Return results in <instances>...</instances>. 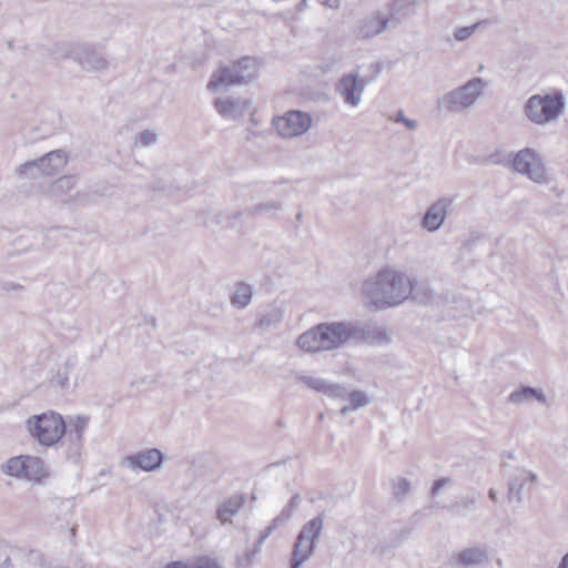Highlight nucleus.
<instances>
[{"label": "nucleus", "mask_w": 568, "mask_h": 568, "mask_svg": "<svg viewBox=\"0 0 568 568\" xmlns=\"http://www.w3.org/2000/svg\"><path fill=\"white\" fill-rule=\"evenodd\" d=\"M513 170L527 175L530 180L540 182L545 178V170L535 151L529 148L520 150L513 159Z\"/></svg>", "instance_id": "9"}, {"label": "nucleus", "mask_w": 568, "mask_h": 568, "mask_svg": "<svg viewBox=\"0 0 568 568\" xmlns=\"http://www.w3.org/2000/svg\"><path fill=\"white\" fill-rule=\"evenodd\" d=\"M454 197H442L433 203L426 211L424 217L422 219L420 225L428 232H436L443 225L447 210L452 206Z\"/></svg>", "instance_id": "12"}, {"label": "nucleus", "mask_w": 568, "mask_h": 568, "mask_svg": "<svg viewBox=\"0 0 568 568\" xmlns=\"http://www.w3.org/2000/svg\"><path fill=\"white\" fill-rule=\"evenodd\" d=\"M487 23V20H483V21H478L471 26H468V27H459L455 30L454 32V38L457 40V41H465L467 40L468 38H470L475 31L481 26V24H485Z\"/></svg>", "instance_id": "37"}, {"label": "nucleus", "mask_w": 568, "mask_h": 568, "mask_svg": "<svg viewBox=\"0 0 568 568\" xmlns=\"http://www.w3.org/2000/svg\"><path fill=\"white\" fill-rule=\"evenodd\" d=\"M152 325L155 326V318H152Z\"/></svg>", "instance_id": "59"}, {"label": "nucleus", "mask_w": 568, "mask_h": 568, "mask_svg": "<svg viewBox=\"0 0 568 568\" xmlns=\"http://www.w3.org/2000/svg\"><path fill=\"white\" fill-rule=\"evenodd\" d=\"M390 28L386 16L381 12L364 17L359 22L356 30L358 39H369L381 34L386 29Z\"/></svg>", "instance_id": "17"}, {"label": "nucleus", "mask_w": 568, "mask_h": 568, "mask_svg": "<svg viewBox=\"0 0 568 568\" xmlns=\"http://www.w3.org/2000/svg\"><path fill=\"white\" fill-rule=\"evenodd\" d=\"M392 495L397 500H403L412 490L410 481L405 477H395L390 480Z\"/></svg>", "instance_id": "33"}, {"label": "nucleus", "mask_w": 568, "mask_h": 568, "mask_svg": "<svg viewBox=\"0 0 568 568\" xmlns=\"http://www.w3.org/2000/svg\"><path fill=\"white\" fill-rule=\"evenodd\" d=\"M260 550L261 547L255 544L252 550H247L244 555L240 556L236 560L237 568H250Z\"/></svg>", "instance_id": "40"}, {"label": "nucleus", "mask_w": 568, "mask_h": 568, "mask_svg": "<svg viewBox=\"0 0 568 568\" xmlns=\"http://www.w3.org/2000/svg\"><path fill=\"white\" fill-rule=\"evenodd\" d=\"M325 395L333 397V398L346 399L347 389L338 384L328 383Z\"/></svg>", "instance_id": "44"}, {"label": "nucleus", "mask_w": 568, "mask_h": 568, "mask_svg": "<svg viewBox=\"0 0 568 568\" xmlns=\"http://www.w3.org/2000/svg\"><path fill=\"white\" fill-rule=\"evenodd\" d=\"M278 525H274V520L270 526H267L260 535L258 539L256 540V545L261 547V545L268 538V536L272 534V531L277 527Z\"/></svg>", "instance_id": "48"}, {"label": "nucleus", "mask_w": 568, "mask_h": 568, "mask_svg": "<svg viewBox=\"0 0 568 568\" xmlns=\"http://www.w3.org/2000/svg\"><path fill=\"white\" fill-rule=\"evenodd\" d=\"M164 568H220L217 561L207 556L199 557L193 562L175 560L166 564Z\"/></svg>", "instance_id": "28"}, {"label": "nucleus", "mask_w": 568, "mask_h": 568, "mask_svg": "<svg viewBox=\"0 0 568 568\" xmlns=\"http://www.w3.org/2000/svg\"><path fill=\"white\" fill-rule=\"evenodd\" d=\"M415 0H393L389 6V12L386 16L392 29L397 28L415 12Z\"/></svg>", "instance_id": "18"}, {"label": "nucleus", "mask_w": 568, "mask_h": 568, "mask_svg": "<svg viewBox=\"0 0 568 568\" xmlns=\"http://www.w3.org/2000/svg\"><path fill=\"white\" fill-rule=\"evenodd\" d=\"M412 531L413 528L408 526L392 529V547L402 545L410 536Z\"/></svg>", "instance_id": "39"}, {"label": "nucleus", "mask_w": 568, "mask_h": 568, "mask_svg": "<svg viewBox=\"0 0 568 568\" xmlns=\"http://www.w3.org/2000/svg\"><path fill=\"white\" fill-rule=\"evenodd\" d=\"M530 479L531 481H536L537 476L534 473L521 470L520 475H517L513 477L508 481V499L513 500L516 499L517 503H521L523 496L521 490L524 488V485L526 480Z\"/></svg>", "instance_id": "24"}, {"label": "nucleus", "mask_w": 568, "mask_h": 568, "mask_svg": "<svg viewBox=\"0 0 568 568\" xmlns=\"http://www.w3.org/2000/svg\"><path fill=\"white\" fill-rule=\"evenodd\" d=\"M301 504V496L300 494H295L292 496V498L288 500L287 505L283 508L281 514L274 518V525H281L284 521H287L291 519L293 513Z\"/></svg>", "instance_id": "35"}, {"label": "nucleus", "mask_w": 568, "mask_h": 568, "mask_svg": "<svg viewBox=\"0 0 568 568\" xmlns=\"http://www.w3.org/2000/svg\"><path fill=\"white\" fill-rule=\"evenodd\" d=\"M351 343L383 345L390 342V336L384 327H362L351 323Z\"/></svg>", "instance_id": "15"}, {"label": "nucleus", "mask_w": 568, "mask_h": 568, "mask_svg": "<svg viewBox=\"0 0 568 568\" xmlns=\"http://www.w3.org/2000/svg\"><path fill=\"white\" fill-rule=\"evenodd\" d=\"M348 409H349V406H348V405H346V406L342 407V408H341V412H339V413H341V415H346V413L348 412Z\"/></svg>", "instance_id": "56"}, {"label": "nucleus", "mask_w": 568, "mask_h": 568, "mask_svg": "<svg viewBox=\"0 0 568 568\" xmlns=\"http://www.w3.org/2000/svg\"><path fill=\"white\" fill-rule=\"evenodd\" d=\"M557 568H568V551L564 555Z\"/></svg>", "instance_id": "53"}, {"label": "nucleus", "mask_w": 568, "mask_h": 568, "mask_svg": "<svg viewBox=\"0 0 568 568\" xmlns=\"http://www.w3.org/2000/svg\"><path fill=\"white\" fill-rule=\"evenodd\" d=\"M50 383L53 387H57L62 390H68L70 388L69 383V374L62 369H59L50 379Z\"/></svg>", "instance_id": "43"}, {"label": "nucleus", "mask_w": 568, "mask_h": 568, "mask_svg": "<svg viewBox=\"0 0 568 568\" xmlns=\"http://www.w3.org/2000/svg\"><path fill=\"white\" fill-rule=\"evenodd\" d=\"M158 140V134L152 131V130H144L140 133V143L143 145V146H149L153 143H155Z\"/></svg>", "instance_id": "46"}, {"label": "nucleus", "mask_w": 568, "mask_h": 568, "mask_svg": "<svg viewBox=\"0 0 568 568\" xmlns=\"http://www.w3.org/2000/svg\"><path fill=\"white\" fill-rule=\"evenodd\" d=\"M248 101H242L240 99H232V98H227V99H222V98H216L214 100V106L216 109V111L225 119H237L240 116H242L246 110H247V105H248Z\"/></svg>", "instance_id": "19"}, {"label": "nucleus", "mask_w": 568, "mask_h": 568, "mask_svg": "<svg viewBox=\"0 0 568 568\" xmlns=\"http://www.w3.org/2000/svg\"><path fill=\"white\" fill-rule=\"evenodd\" d=\"M77 363H78V361H77L75 356H73V355L68 356L64 361L62 371L68 372V374H69L75 367Z\"/></svg>", "instance_id": "49"}, {"label": "nucleus", "mask_w": 568, "mask_h": 568, "mask_svg": "<svg viewBox=\"0 0 568 568\" xmlns=\"http://www.w3.org/2000/svg\"><path fill=\"white\" fill-rule=\"evenodd\" d=\"M75 180L77 178L74 175H64L59 178L51 186L52 194L60 195L69 193L73 189Z\"/></svg>", "instance_id": "34"}, {"label": "nucleus", "mask_w": 568, "mask_h": 568, "mask_svg": "<svg viewBox=\"0 0 568 568\" xmlns=\"http://www.w3.org/2000/svg\"><path fill=\"white\" fill-rule=\"evenodd\" d=\"M351 322L320 323L301 334L296 345L308 353L332 351L351 343Z\"/></svg>", "instance_id": "2"}, {"label": "nucleus", "mask_w": 568, "mask_h": 568, "mask_svg": "<svg viewBox=\"0 0 568 568\" xmlns=\"http://www.w3.org/2000/svg\"><path fill=\"white\" fill-rule=\"evenodd\" d=\"M1 288L4 291H20L23 290V286L13 282H3Z\"/></svg>", "instance_id": "51"}, {"label": "nucleus", "mask_w": 568, "mask_h": 568, "mask_svg": "<svg viewBox=\"0 0 568 568\" xmlns=\"http://www.w3.org/2000/svg\"><path fill=\"white\" fill-rule=\"evenodd\" d=\"M311 125V115L301 110H290L275 121V128L283 138L302 135L310 130Z\"/></svg>", "instance_id": "7"}, {"label": "nucleus", "mask_w": 568, "mask_h": 568, "mask_svg": "<svg viewBox=\"0 0 568 568\" xmlns=\"http://www.w3.org/2000/svg\"><path fill=\"white\" fill-rule=\"evenodd\" d=\"M16 174L19 178L24 179H37L44 175L42 168L40 166L39 159L27 161L16 169Z\"/></svg>", "instance_id": "29"}, {"label": "nucleus", "mask_w": 568, "mask_h": 568, "mask_svg": "<svg viewBox=\"0 0 568 568\" xmlns=\"http://www.w3.org/2000/svg\"><path fill=\"white\" fill-rule=\"evenodd\" d=\"M531 399H536L541 404L546 403V396L542 390L530 386H523L508 396V400L513 404H523Z\"/></svg>", "instance_id": "23"}, {"label": "nucleus", "mask_w": 568, "mask_h": 568, "mask_svg": "<svg viewBox=\"0 0 568 568\" xmlns=\"http://www.w3.org/2000/svg\"><path fill=\"white\" fill-rule=\"evenodd\" d=\"M283 320V314L280 310L273 308L262 314L256 322V325L268 331L273 327H276Z\"/></svg>", "instance_id": "31"}, {"label": "nucleus", "mask_w": 568, "mask_h": 568, "mask_svg": "<svg viewBox=\"0 0 568 568\" xmlns=\"http://www.w3.org/2000/svg\"><path fill=\"white\" fill-rule=\"evenodd\" d=\"M257 70L255 58L248 55L243 57L231 64L220 65L219 69L213 72L207 83V89L216 92L230 85L250 83L256 80Z\"/></svg>", "instance_id": "3"}, {"label": "nucleus", "mask_w": 568, "mask_h": 568, "mask_svg": "<svg viewBox=\"0 0 568 568\" xmlns=\"http://www.w3.org/2000/svg\"><path fill=\"white\" fill-rule=\"evenodd\" d=\"M540 124H546L559 118L565 110L566 102L561 91L540 95Z\"/></svg>", "instance_id": "13"}, {"label": "nucleus", "mask_w": 568, "mask_h": 568, "mask_svg": "<svg viewBox=\"0 0 568 568\" xmlns=\"http://www.w3.org/2000/svg\"><path fill=\"white\" fill-rule=\"evenodd\" d=\"M477 498L478 494L473 490L471 494H467L466 496L460 497L455 503L444 506L443 508L452 511L453 514L466 516L469 511H474L477 509Z\"/></svg>", "instance_id": "25"}, {"label": "nucleus", "mask_w": 568, "mask_h": 568, "mask_svg": "<svg viewBox=\"0 0 568 568\" xmlns=\"http://www.w3.org/2000/svg\"><path fill=\"white\" fill-rule=\"evenodd\" d=\"M325 515L322 513L305 523L293 544L290 568H301L314 554L320 539Z\"/></svg>", "instance_id": "5"}, {"label": "nucleus", "mask_w": 568, "mask_h": 568, "mask_svg": "<svg viewBox=\"0 0 568 568\" xmlns=\"http://www.w3.org/2000/svg\"><path fill=\"white\" fill-rule=\"evenodd\" d=\"M26 427L40 445L47 447L55 445L67 433L65 420L52 410L29 417Z\"/></svg>", "instance_id": "4"}, {"label": "nucleus", "mask_w": 568, "mask_h": 568, "mask_svg": "<svg viewBox=\"0 0 568 568\" xmlns=\"http://www.w3.org/2000/svg\"><path fill=\"white\" fill-rule=\"evenodd\" d=\"M39 162L44 175H54L67 165L68 155L63 150H54L39 158Z\"/></svg>", "instance_id": "20"}, {"label": "nucleus", "mask_w": 568, "mask_h": 568, "mask_svg": "<svg viewBox=\"0 0 568 568\" xmlns=\"http://www.w3.org/2000/svg\"><path fill=\"white\" fill-rule=\"evenodd\" d=\"M45 476V466L42 459L33 456H24L23 477L28 480L40 481Z\"/></svg>", "instance_id": "26"}, {"label": "nucleus", "mask_w": 568, "mask_h": 568, "mask_svg": "<svg viewBox=\"0 0 568 568\" xmlns=\"http://www.w3.org/2000/svg\"><path fill=\"white\" fill-rule=\"evenodd\" d=\"M283 204L280 201L261 202L246 207L245 213L250 216L265 215L271 220L277 219L278 213L282 211Z\"/></svg>", "instance_id": "22"}, {"label": "nucleus", "mask_w": 568, "mask_h": 568, "mask_svg": "<svg viewBox=\"0 0 568 568\" xmlns=\"http://www.w3.org/2000/svg\"><path fill=\"white\" fill-rule=\"evenodd\" d=\"M410 287L412 293L409 294V296H412V300L423 304H432L435 302L436 294L429 287L425 285H416L412 280Z\"/></svg>", "instance_id": "30"}, {"label": "nucleus", "mask_w": 568, "mask_h": 568, "mask_svg": "<svg viewBox=\"0 0 568 568\" xmlns=\"http://www.w3.org/2000/svg\"><path fill=\"white\" fill-rule=\"evenodd\" d=\"M452 561L462 568H473L488 564L489 556L484 545L465 548L452 554Z\"/></svg>", "instance_id": "14"}, {"label": "nucleus", "mask_w": 568, "mask_h": 568, "mask_svg": "<svg viewBox=\"0 0 568 568\" xmlns=\"http://www.w3.org/2000/svg\"><path fill=\"white\" fill-rule=\"evenodd\" d=\"M128 466L135 470L153 471L159 469L164 460V455L158 448H149L125 457Z\"/></svg>", "instance_id": "11"}, {"label": "nucleus", "mask_w": 568, "mask_h": 568, "mask_svg": "<svg viewBox=\"0 0 568 568\" xmlns=\"http://www.w3.org/2000/svg\"><path fill=\"white\" fill-rule=\"evenodd\" d=\"M300 379L310 388L323 393H326L328 382L322 378H316L312 376H301Z\"/></svg>", "instance_id": "41"}, {"label": "nucleus", "mask_w": 568, "mask_h": 568, "mask_svg": "<svg viewBox=\"0 0 568 568\" xmlns=\"http://www.w3.org/2000/svg\"><path fill=\"white\" fill-rule=\"evenodd\" d=\"M346 398L349 400L353 409L366 406L369 403L367 395L361 390H354L352 393L347 392Z\"/></svg>", "instance_id": "42"}, {"label": "nucleus", "mask_w": 568, "mask_h": 568, "mask_svg": "<svg viewBox=\"0 0 568 568\" xmlns=\"http://www.w3.org/2000/svg\"><path fill=\"white\" fill-rule=\"evenodd\" d=\"M307 2H308V0H301V1L297 3V6H296V10H297L298 12L304 11V10L307 8V6H308V3H307Z\"/></svg>", "instance_id": "52"}, {"label": "nucleus", "mask_w": 568, "mask_h": 568, "mask_svg": "<svg viewBox=\"0 0 568 568\" xmlns=\"http://www.w3.org/2000/svg\"><path fill=\"white\" fill-rule=\"evenodd\" d=\"M318 2L322 6H324L328 9H334V10L338 9L341 6V0H318Z\"/></svg>", "instance_id": "50"}, {"label": "nucleus", "mask_w": 568, "mask_h": 568, "mask_svg": "<svg viewBox=\"0 0 568 568\" xmlns=\"http://www.w3.org/2000/svg\"><path fill=\"white\" fill-rule=\"evenodd\" d=\"M2 470L10 476L20 477L23 476L24 470V456H18L10 458L6 465L2 467Z\"/></svg>", "instance_id": "36"}, {"label": "nucleus", "mask_w": 568, "mask_h": 568, "mask_svg": "<svg viewBox=\"0 0 568 568\" xmlns=\"http://www.w3.org/2000/svg\"><path fill=\"white\" fill-rule=\"evenodd\" d=\"M540 94L531 95L524 105V113L535 124H540Z\"/></svg>", "instance_id": "32"}, {"label": "nucleus", "mask_w": 568, "mask_h": 568, "mask_svg": "<svg viewBox=\"0 0 568 568\" xmlns=\"http://www.w3.org/2000/svg\"><path fill=\"white\" fill-rule=\"evenodd\" d=\"M363 294L375 310L397 306L412 293L410 278L392 268L381 270L374 277L363 283Z\"/></svg>", "instance_id": "1"}, {"label": "nucleus", "mask_w": 568, "mask_h": 568, "mask_svg": "<svg viewBox=\"0 0 568 568\" xmlns=\"http://www.w3.org/2000/svg\"><path fill=\"white\" fill-rule=\"evenodd\" d=\"M488 497L490 498V500H493L494 503H496L498 500L497 498V493L495 491V489L490 488L489 491H488Z\"/></svg>", "instance_id": "55"}, {"label": "nucleus", "mask_w": 568, "mask_h": 568, "mask_svg": "<svg viewBox=\"0 0 568 568\" xmlns=\"http://www.w3.org/2000/svg\"><path fill=\"white\" fill-rule=\"evenodd\" d=\"M368 83L369 80L359 78L356 73H346L337 81L335 89L346 104L358 106L362 93Z\"/></svg>", "instance_id": "8"}, {"label": "nucleus", "mask_w": 568, "mask_h": 568, "mask_svg": "<svg viewBox=\"0 0 568 568\" xmlns=\"http://www.w3.org/2000/svg\"><path fill=\"white\" fill-rule=\"evenodd\" d=\"M90 422V416L88 415H77L69 418L67 424V433L68 440L70 442V446L68 448V457L73 462H77L81 456V450L83 446V435L88 428Z\"/></svg>", "instance_id": "10"}, {"label": "nucleus", "mask_w": 568, "mask_h": 568, "mask_svg": "<svg viewBox=\"0 0 568 568\" xmlns=\"http://www.w3.org/2000/svg\"><path fill=\"white\" fill-rule=\"evenodd\" d=\"M450 484H453V478H450V477H440V478L434 480V483L429 489V495L432 497H436L438 491L442 488H444L445 486L450 485Z\"/></svg>", "instance_id": "45"}, {"label": "nucleus", "mask_w": 568, "mask_h": 568, "mask_svg": "<svg viewBox=\"0 0 568 568\" xmlns=\"http://www.w3.org/2000/svg\"><path fill=\"white\" fill-rule=\"evenodd\" d=\"M486 83L481 78H473L465 84L443 94L437 100L438 108L448 113H459L475 104Z\"/></svg>", "instance_id": "6"}, {"label": "nucleus", "mask_w": 568, "mask_h": 568, "mask_svg": "<svg viewBox=\"0 0 568 568\" xmlns=\"http://www.w3.org/2000/svg\"><path fill=\"white\" fill-rule=\"evenodd\" d=\"M395 121L403 123L408 130H416L418 126L417 121L406 118L402 110L397 111Z\"/></svg>", "instance_id": "47"}, {"label": "nucleus", "mask_w": 568, "mask_h": 568, "mask_svg": "<svg viewBox=\"0 0 568 568\" xmlns=\"http://www.w3.org/2000/svg\"><path fill=\"white\" fill-rule=\"evenodd\" d=\"M302 217H303L302 212H298V213L296 214V216H295V220H296L297 222H301V221H302Z\"/></svg>", "instance_id": "57"}, {"label": "nucleus", "mask_w": 568, "mask_h": 568, "mask_svg": "<svg viewBox=\"0 0 568 568\" xmlns=\"http://www.w3.org/2000/svg\"><path fill=\"white\" fill-rule=\"evenodd\" d=\"M243 215L242 211H234L230 214H224L222 212L215 215V222L217 224H224L225 227L234 229L236 226V221Z\"/></svg>", "instance_id": "38"}, {"label": "nucleus", "mask_w": 568, "mask_h": 568, "mask_svg": "<svg viewBox=\"0 0 568 568\" xmlns=\"http://www.w3.org/2000/svg\"><path fill=\"white\" fill-rule=\"evenodd\" d=\"M507 457H508V458H514L513 453H509V454L507 455Z\"/></svg>", "instance_id": "58"}, {"label": "nucleus", "mask_w": 568, "mask_h": 568, "mask_svg": "<svg viewBox=\"0 0 568 568\" xmlns=\"http://www.w3.org/2000/svg\"><path fill=\"white\" fill-rule=\"evenodd\" d=\"M243 498L240 496L231 497L223 503H221L216 509V517L223 524L230 521V519L236 515L239 509L243 505Z\"/></svg>", "instance_id": "27"}, {"label": "nucleus", "mask_w": 568, "mask_h": 568, "mask_svg": "<svg viewBox=\"0 0 568 568\" xmlns=\"http://www.w3.org/2000/svg\"><path fill=\"white\" fill-rule=\"evenodd\" d=\"M72 58L87 71H101L109 67V62L102 52L88 45L78 48Z\"/></svg>", "instance_id": "16"}, {"label": "nucleus", "mask_w": 568, "mask_h": 568, "mask_svg": "<svg viewBox=\"0 0 568 568\" xmlns=\"http://www.w3.org/2000/svg\"><path fill=\"white\" fill-rule=\"evenodd\" d=\"M371 68H373V70H374V77H377L381 73L382 67H381L379 62L373 63L371 65Z\"/></svg>", "instance_id": "54"}, {"label": "nucleus", "mask_w": 568, "mask_h": 568, "mask_svg": "<svg viewBox=\"0 0 568 568\" xmlns=\"http://www.w3.org/2000/svg\"><path fill=\"white\" fill-rule=\"evenodd\" d=\"M253 294V285L246 282H237L234 284V291L230 296V302L235 308L243 310L251 303Z\"/></svg>", "instance_id": "21"}]
</instances>
